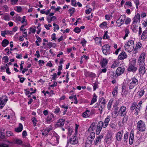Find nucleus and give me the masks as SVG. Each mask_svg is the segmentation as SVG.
Listing matches in <instances>:
<instances>
[{
	"label": "nucleus",
	"instance_id": "nucleus-1",
	"mask_svg": "<svg viewBox=\"0 0 147 147\" xmlns=\"http://www.w3.org/2000/svg\"><path fill=\"white\" fill-rule=\"evenodd\" d=\"M130 83L128 84L129 88L130 90L133 89L136 87V89L137 86L139 84L138 81L137 79L135 77L131 78V80H129Z\"/></svg>",
	"mask_w": 147,
	"mask_h": 147
},
{
	"label": "nucleus",
	"instance_id": "nucleus-2",
	"mask_svg": "<svg viewBox=\"0 0 147 147\" xmlns=\"http://www.w3.org/2000/svg\"><path fill=\"white\" fill-rule=\"evenodd\" d=\"M134 47V42L133 40H129L125 44L124 47L126 50L130 52L133 50Z\"/></svg>",
	"mask_w": 147,
	"mask_h": 147
},
{
	"label": "nucleus",
	"instance_id": "nucleus-3",
	"mask_svg": "<svg viewBox=\"0 0 147 147\" xmlns=\"http://www.w3.org/2000/svg\"><path fill=\"white\" fill-rule=\"evenodd\" d=\"M136 129L140 131H144L146 129L145 122L142 120L139 121L137 124Z\"/></svg>",
	"mask_w": 147,
	"mask_h": 147
},
{
	"label": "nucleus",
	"instance_id": "nucleus-4",
	"mask_svg": "<svg viewBox=\"0 0 147 147\" xmlns=\"http://www.w3.org/2000/svg\"><path fill=\"white\" fill-rule=\"evenodd\" d=\"M102 50L103 53L106 55H109L110 53V47L108 44L104 45L102 48Z\"/></svg>",
	"mask_w": 147,
	"mask_h": 147
},
{
	"label": "nucleus",
	"instance_id": "nucleus-5",
	"mask_svg": "<svg viewBox=\"0 0 147 147\" xmlns=\"http://www.w3.org/2000/svg\"><path fill=\"white\" fill-rule=\"evenodd\" d=\"M8 100L7 97L3 96L0 98V107L2 108Z\"/></svg>",
	"mask_w": 147,
	"mask_h": 147
},
{
	"label": "nucleus",
	"instance_id": "nucleus-6",
	"mask_svg": "<svg viewBox=\"0 0 147 147\" xmlns=\"http://www.w3.org/2000/svg\"><path fill=\"white\" fill-rule=\"evenodd\" d=\"M125 70V68L124 67H119L116 70V74L118 76H120L123 73Z\"/></svg>",
	"mask_w": 147,
	"mask_h": 147
},
{
	"label": "nucleus",
	"instance_id": "nucleus-7",
	"mask_svg": "<svg viewBox=\"0 0 147 147\" xmlns=\"http://www.w3.org/2000/svg\"><path fill=\"white\" fill-rule=\"evenodd\" d=\"M70 142V143L73 144H77L78 142V140L77 137L76 136H72L71 138L69 141L68 140L67 144H68Z\"/></svg>",
	"mask_w": 147,
	"mask_h": 147
},
{
	"label": "nucleus",
	"instance_id": "nucleus-8",
	"mask_svg": "<svg viewBox=\"0 0 147 147\" xmlns=\"http://www.w3.org/2000/svg\"><path fill=\"white\" fill-rule=\"evenodd\" d=\"M126 108L124 106L121 107L119 110V112H120V116L121 117L124 116L126 115L127 111Z\"/></svg>",
	"mask_w": 147,
	"mask_h": 147
},
{
	"label": "nucleus",
	"instance_id": "nucleus-9",
	"mask_svg": "<svg viewBox=\"0 0 147 147\" xmlns=\"http://www.w3.org/2000/svg\"><path fill=\"white\" fill-rule=\"evenodd\" d=\"M127 57V54L124 51L121 52L118 56V58L122 60L126 58Z\"/></svg>",
	"mask_w": 147,
	"mask_h": 147
},
{
	"label": "nucleus",
	"instance_id": "nucleus-10",
	"mask_svg": "<svg viewBox=\"0 0 147 147\" xmlns=\"http://www.w3.org/2000/svg\"><path fill=\"white\" fill-rule=\"evenodd\" d=\"M137 68L135 67L133 65H130L127 69V70L129 71L135 72L137 69Z\"/></svg>",
	"mask_w": 147,
	"mask_h": 147
},
{
	"label": "nucleus",
	"instance_id": "nucleus-11",
	"mask_svg": "<svg viewBox=\"0 0 147 147\" xmlns=\"http://www.w3.org/2000/svg\"><path fill=\"white\" fill-rule=\"evenodd\" d=\"M137 23L135 22H133L131 26V29L132 31L136 32L138 31V26L136 25Z\"/></svg>",
	"mask_w": 147,
	"mask_h": 147
},
{
	"label": "nucleus",
	"instance_id": "nucleus-12",
	"mask_svg": "<svg viewBox=\"0 0 147 147\" xmlns=\"http://www.w3.org/2000/svg\"><path fill=\"white\" fill-rule=\"evenodd\" d=\"M65 120L63 119H60L58 121L57 125L58 127H62L64 125Z\"/></svg>",
	"mask_w": 147,
	"mask_h": 147
},
{
	"label": "nucleus",
	"instance_id": "nucleus-13",
	"mask_svg": "<svg viewBox=\"0 0 147 147\" xmlns=\"http://www.w3.org/2000/svg\"><path fill=\"white\" fill-rule=\"evenodd\" d=\"M103 138V136L102 135H100L97 137L94 141V144L96 145L98 142H101V139H102Z\"/></svg>",
	"mask_w": 147,
	"mask_h": 147
},
{
	"label": "nucleus",
	"instance_id": "nucleus-14",
	"mask_svg": "<svg viewBox=\"0 0 147 147\" xmlns=\"http://www.w3.org/2000/svg\"><path fill=\"white\" fill-rule=\"evenodd\" d=\"M122 131H120L118 132L116 134V139L117 140L120 141L121 140V138L122 137Z\"/></svg>",
	"mask_w": 147,
	"mask_h": 147
},
{
	"label": "nucleus",
	"instance_id": "nucleus-15",
	"mask_svg": "<svg viewBox=\"0 0 147 147\" xmlns=\"http://www.w3.org/2000/svg\"><path fill=\"white\" fill-rule=\"evenodd\" d=\"M91 114L90 111L86 110L82 115V116L84 118L88 117Z\"/></svg>",
	"mask_w": 147,
	"mask_h": 147
},
{
	"label": "nucleus",
	"instance_id": "nucleus-16",
	"mask_svg": "<svg viewBox=\"0 0 147 147\" xmlns=\"http://www.w3.org/2000/svg\"><path fill=\"white\" fill-rule=\"evenodd\" d=\"M147 38V28L143 32L141 36V39L142 40H144Z\"/></svg>",
	"mask_w": 147,
	"mask_h": 147
},
{
	"label": "nucleus",
	"instance_id": "nucleus-17",
	"mask_svg": "<svg viewBox=\"0 0 147 147\" xmlns=\"http://www.w3.org/2000/svg\"><path fill=\"white\" fill-rule=\"evenodd\" d=\"M134 136L133 132L131 131L129 138V143L130 144H132L133 143Z\"/></svg>",
	"mask_w": 147,
	"mask_h": 147
},
{
	"label": "nucleus",
	"instance_id": "nucleus-18",
	"mask_svg": "<svg viewBox=\"0 0 147 147\" xmlns=\"http://www.w3.org/2000/svg\"><path fill=\"white\" fill-rule=\"evenodd\" d=\"M134 20L133 22H135L137 23V22H140V15L138 13L134 17Z\"/></svg>",
	"mask_w": 147,
	"mask_h": 147
},
{
	"label": "nucleus",
	"instance_id": "nucleus-19",
	"mask_svg": "<svg viewBox=\"0 0 147 147\" xmlns=\"http://www.w3.org/2000/svg\"><path fill=\"white\" fill-rule=\"evenodd\" d=\"M110 120V117L109 116H108L105 118L104 121V127H106L108 125L109 122Z\"/></svg>",
	"mask_w": 147,
	"mask_h": 147
},
{
	"label": "nucleus",
	"instance_id": "nucleus-20",
	"mask_svg": "<svg viewBox=\"0 0 147 147\" xmlns=\"http://www.w3.org/2000/svg\"><path fill=\"white\" fill-rule=\"evenodd\" d=\"M100 64L102 67H105L108 63V61L106 59H103L100 61Z\"/></svg>",
	"mask_w": 147,
	"mask_h": 147
},
{
	"label": "nucleus",
	"instance_id": "nucleus-21",
	"mask_svg": "<svg viewBox=\"0 0 147 147\" xmlns=\"http://www.w3.org/2000/svg\"><path fill=\"white\" fill-rule=\"evenodd\" d=\"M139 71L140 73L142 74H144L146 72L144 66H139Z\"/></svg>",
	"mask_w": 147,
	"mask_h": 147
},
{
	"label": "nucleus",
	"instance_id": "nucleus-22",
	"mask_svg": "<svg viewBox=\"0 0 147 147\" xmlns=\"http://www.w3.org/2000/svg\"><path fill=\"white\" fill-rule=\"evenodd\" d=\"M23 129V127L22 124L20 123L19 124V127L17 128H16L15 129V131L18 132H19L21 131Z\"/></svg>",
	"mask_w": 147,
	"mask_h": 147
},
{
	"label": "nucleus",
	"instance_id": "nucleus-23",
	"mask_svg": "<svg viewBox=\"0 0 147 147\" xmlns=\"http://www.w3.org/2000/svg\"><path fill=\"white\" fill-rule=\"evenodd\" d=\"M11 32L12 31L10 30H4V31H1V35L3 37H4L5 36V35L9 34H11Z\"/></svg>",
	"mask_w": 147,
	"mask_h": 147
},
{
	"label": "nucleus",
	"instance_id": "nucleus-24",
	"mask_svg": "<svg viewBox=\"0 0 147 147\" xmlns=\"http://www.w3.org/2000/svg\"><path fill=\"white\" fill-rule=\"evenodd\" d=\"M92 140H91V139H88L85 143V147H90L92 144Z\"/></svg>",
	"mask_w": 147,
	"mask_h": 147
},
{
	"label": "nucleus",
	"instance_id": "nucleus-25",
	"mask_svg": "<svg viewBox=\"0 0 147 147\" xmlns=\"http://www.w3.org/2000/svg\"><path fill=\"white\" fill-rule=\"evenodd\" d=\"M9 43L8 40L7 39L3 40L1 42V45L3 47H5Z\"/></svg>",
	"mask_w": 147,
	"mask_h": 147
},
{
	"label": "nucleus",
	"instance_id": "nucleus-26",
	"mask_svg": "<svg viewBox=\"0 0 147 147\" xmlns=\"http://www.w3.org/2000/svg\"><path fill=\"white\" fill-rule=\"evenodd\" d=\"M96 128V127L95 126V123H93L91 124V126L88 129V130L89 131H93L94 130H95Z\"/></svg>",
	"mask_w": 147,
	"mask_h": 147
},
{
	"label": "nucleus",
	"instance_id": "nucleus-27",
	"mask_svg": "<svg viewBox=\"0 0 147 147\" xmlns=\"http://www.w3.org/2000/svg\"><path fill=\"white\" fill-rule=\"evenodd\" d=\"M138 65L139 66H144V60L141 59L140 58H139L138 61Z\"/></svg>",
	"mask_w": 147,
	"mask_h": 147
},
{
	"label": "nucleus",
	"instance_id": "nucleus-28",
	"mask_svg": "<svg viewBox=\"0 0 147 147\" xmlns=\"http://www.w3.org/2000/svg\"><path fill=\"white\" fill-rule=\"evenodd\" d=\"M97 96L96 94L94 93L93 95V97L91 100V102L90 103V105H92L94 102H96L97 100Z\"/></svg>",
	"mask_w": 147,
	"mask_h": 147
},
{
	"label": "nucleus",
	"instance_id": "nucleus-29",
	"mask_svg": "<svg viewBox=\"0 0 147 147\" xmlns=\"http://www.w3.org/2000/svg\"><path fill=\"white\" fill-rule=\"evenodd\" d=\"M22 140L19 139H16L13 141V143L15 144H21L22 143Z\"/></svg>",
	"mask_w": 147,
	"mask_h": 147
},
{
	"label": "nucleus",
	"instance_id": "nucleus-30",
	"mask_svg": "<svg viewBox=\"0 0 147 147\" xmlns=\"http://www.w3.org/2000/svg\"><path fill=\"white\" fill-rule=\"evenodd\" d=\"M104 125L103 124L102 121H100L98 123L97 127L102 129V128L103 127V128H105V127H104Z\"/></svg>",
	"mask_w": 147,
	"mask_h": 147
},
{
	"label": "nucleus",
	"instance_id": "nucleus-31",
	"mask_svg": "<svg viewBox=\"0 0 147 147\" xmlns=\"http://www.w3.org/2000/svg\"><path fill=\"white\" fill-rule=\"evenodd\" d=\"M53 117L54 115L53 114H51L50 115H49L47 118V121L48 122L50 121Z\"/></svg>",
	"mask_w": 147,
	"mask_h": 147
},
{
	"label": "nucleus",
	"instance_id": "nucleus-32",
	"mask_svg": "<svg viewBox=\"0 0 147 147\" xmlns=\"http://www.w3.org/2000/svg\"><path fill=\"white\" fill-rule=\"evenodd\" d=\"M92 73L87 70L84 71V75L86 77H88L91 76Z\"/></svg>",
	"mask_w": 147,
	"mask_h": 147
},
{
	"label": "nucleus",
	"instance_id": "nucleus-33",
	"mask_svg": "<svg viewBox=\"0 0 147 147\" xmlns=\"http://www.w3.org/2000/svg\"><path fill=\"white\" fill-rule=\"evenodd\" d=\"M102 39V38L96 37L94 38V40L96 42V43L99 42L100 43V46H101V40Z\"/></svg>",
	"mask_w": 147,
	"mask_h": 147
},
{
	"label": "nucleus",
	"instance_id": "nucleus-34",
	"mask_svg": "<svg viewBox=\"0 0 147 147\" xmlns=\"http://www.w3.org/2000/svg\"><path fill=\"white\" fill-rule=\"evenodd\" d=\"M117 86H115L114 88V90L112 92V94L114 96L117 94Z\"/></svg>",
	"mask_w": 147,
	"mask_h": 147
},
{
	"label": "nucleus",
	"instance_id": "nucleus-35",
	"mask_svg": "<svg viewBox=\"0 0 147 147\" xmlns=\"http://www.w3.org/2000/svg\"><path fill=\"white\" fill-rule=\"evenodd\" d=\"M137 105V103L134 102H133L130 107V110L131 111H133L134 110L136 107Z\"/></svg>",
	"mask_w": 147,
	"mask_h": 147
},
{
	"label": "nucleus",
	"instance_id": "nucleus-36",
	"mask_svg": "<svg viewBox=\"0 0 147 147\" xmlns=\"http://www.w3.org/2000/svg\"><path fill=\"white\" fill-rule=\"evenodd\" d=\"M110 76L112 78L116 77V73L115 74L114 71H111L110 72Z\"/></svg>",
	"mask_w": 147,
	"mask_h": 147
},
{
	"label": "nucleus",
	"instance_id": "nucleus-37",
	"mask_svg": "<svg viewBox=\"0 0 147 147\" xmlns=\"http://www.w3.org/2000/svg\"><path fill=\"white\" fill-rule=\"evenodd\" d=\"M32 121L33 122L34 125L35 126L36 125V122H37V120L36 118L34 117L32 119Z\"/></svg>",
	"mask_w": 147,
	"mask_h": 147
},
{
	"label": "nucleus",
	"instance_id": "nucleus-38",
	"mask_svg": "<svg viewBox=\"0 0 147 147\" xmlns=\"http://www.w3.org/2000/svg\"><path fill=\"white\" fill-rule=\"evenodd\" d=\"M60 109L59 108L57 107L55 109L54 113L57 114H60Z\"/></svg>",
	"mask_w": 147,
	"mask_h": 147
},
{
	"label": "nucleus",
	"instance_id": "nucleus-39",
	"mask_svg": "<svg viewBox=\"0 0 147 147\" xmlns=\"http://www.w3.org/2000/svg\"><path fill=\"white\" fill-rule=\"evenodd\" d=\"M125 34L123 38L124 39H125L128 36V34L129 33V30L127 28L125 31Z\"/></svg>",
	"mask_w": 147,
	"mask_h": 147
},
{
	"label": "nucleus",
	"instance_id": "nucleus-40",
	"mask_svg": "<svg viewBox=\"0 0 147 147\" xmlns=\"http://www.w3.org/2000/svg\"><path fill=\"white\" fill-rule=\"evenodd\" d=\"M100 103L101 104H105V100L104 98L103 97L100 98Z\"/></svg>",
	"mask_w": 147,
	"mask_h": 147
},
{
	"label": "nucleus",
	"instance_id": "nucleus-41",
	"mask_svg": "<svg viewBox=\"0 0 147 147\" xmlns=\"http://www.w3.org/2000/svg\"><path fill=\"white\" fill-rule=\"evenodd\" d=\"M74 31L76 33H79L81 31V30L78 27H76L74 30Z\"/></svg>",
	"mask_w": 147,
	"mask_h": 147
},
{
	"label": "nucleus",
	"instance_id": "nucleus-42",
	"mask_svg": "<svg viewBox=\"0 0 147 147\" xmlns=\"http://www.w3.org/2000/svg\"><path fill=\"white\" fill-rule=\"evenodd\" d=\"M145 58V54L144 53H142L139 57V58H140L144 60Z\"/></svg>",
	"mask_w": 147,
	"mask_h": 147
},
{
	"label": "nucleus",
	"instance_id": "nucleus-43",
	"mask_svg": "<svg viewBox=\"0 0 147 147\" xmlns=\"http://www.w3.org/2000/svg\"><path fill=\"white\" fill-rule=\"evenodd\" d=\"M128 133L127 132L125 134L124 136V142H127L126 140L128 138Z\"/></svg>",
	"mask_w": 147,
	"mask_h": 147
},
{
	"label": "nucleus",
	"instance_id": "nucleus-44",
	"mask_svg": "<svg viewBox=\"0 0 147 147\" xmlns=\"http://www.w3.org/2000/svg\"><path fill=\"white\" fill-rule=\"evenodd\" d=\"M144 93V90H141L139 92V95L140 97L143 96Z\"/></svg>",
	"mask_w": 147,
	"mask_h": 147
},
{
	"label": "nucleus",
	"instance_id": "nucleus-45",
	"mask_svg": "<svg viewBox=\"0 0 147 147\" xmlns=\"http://www.w3.org/2000/svg\"><path fill=\"white\" fill-rule=\"evenodd\" d=\"M3 59L4 60V62L5 63H7L9 61V59L8 57L7 56H4L3 58Z\"/></svg>",
	"mask_w": 147,
	"mask_h": 147
},
{
	"label": "nucleus",
	"instance_id": "nucleus-46",
	"mask_svg": "<svg viewBox=\"0 0 147 147\" xmlns=\"http://www.w3.org/2000/svg\"><path fill=\"white\" fill-rule=\"evenodd\" d=\"M108 31H107L105 33L103 38L104 39H107L109 38V36L107 34Z\"/></svg>",
	"mask_w": 147,
	"mask_h": 147
},
{
	"label": "nucleus",
	"instance_id": "nucleus-47",
	"mask_svg": "<svg viewBox=\"0 0 147 147\" xmlns=\"http://www.w3.org/2000/svg\"><path fill=\"white\" fill-rule=\"evenodd\" d=\"M3 19L6 21H9L10 19L9 16L7 15L4 16L3 17Z\"/></svg>",
	"mask_w": 147,
	"mask_h": 147
},
{
	"label": "nucleus",
	"instance_id": "nucleus-48",
	"mask_svg": "<svg viewBox=\"0 0 147 147\" xmlns=\"http://www.w3.org/2000/svg\"><path fill=\"white\" fill-rule=\"evenodd\" d=\"M109 125L112 129H115L116 125L114 123H113L111 122L109 124Z\"/></svg>",
	"mask_w": 147,
	"mask_h": 147
},
{
	"label": "nucleus",
	"instance_id": "nucleus-49",
	"mask_svg": "<svg viewBox=\"0 0 147 147\" xmlns=\"http://www.w3.org/2000/svg\"><path fill=\"white\" fill-rule=\"evenodd\" d=\"M101 129H102L100 128L97 127L96 129V134L97 135H98L100 134Z\"/></svg>",
	"mask_w": 147,
	"mask_h": 147
},
{
	"label": "nucleus",
	"instance_id": "nucleus-50",
	"mask_svg": "<svg viewBox=\"0 0 147 147\" xmlns=\"http://www.w3.org/2000/svg\"><path fill=\"white\" fill-rule=\"evenodd\" d=\"M52 76H53V77L52 78V80H56V78L57 77V75L56 73H54L53 74V75H52Z\"/></svg>",
	"mask_w": 147,
	"mask_h": 147
},
{
	"label": "nucleus",
	"instance_id": "nucleus-51",
	"mask_svg": "<svg viewBox=\"0 0 147 147\" xmlns=\"http://www.w3.org/2000/svg\"><path fill=\"white\" fill-rule=\"evenodd\" d=\"M75 10V9L74 8H72L71 9H69L68 11L70 12V14H73Z\"/></svg>",
	"mask_w": 147,
	"mask_h": 147
},
{
	"label": "nucleus",
	"instance_id": "nucleus-52",
	"mask_svg": "<svg viewBox=\"0 0 147 147\" xmlns=\"http://www.w3.org/2000/svg\"><path fill=\"white\" fill-rule=\"evenodd\" d=\"M6 135L8 136H13V134L11 131H8L6 132Z\"/></svg>",
	"mask_w": 147,
	"mask_h": 147
},
{
	"label": "nucleus",
	"instance_id": "nucleus-53",
	"mask_svg": "<svg viewBox=\"0 0 147 147\" xmlns=\"http://www.w3.org/2000/svg\"><path fill=\"white\" fill-rule=\"evenodd\" d=\"M92 11V9L91 8H89L88 9L85 10V13L87 14L90 13Z\"/></svg>",
	"mask_w": 147,
	"mask_h": 147
},
{
	"label": "nucleus",
	"instance_id": "nucleus-54",
	"mask_svg": "<svg viewBox=\"0 0 147 147\" xmlns=\"http://www.w3.org/2000/svg\"><path fill=\"white\" fill-rule=\"evenodd\" d=\"M107 25V23L106 22H104L100 25V27L101 28H102L104 26H105Z\"/></svg>",
	"mask_w": 147,
	"mask_h": 147
},
{
	"label": "nucleus",
	"instance_id": "nucleus-55",
	"mask_svg": "<svg viewBox=\"0 0 147 147\" xmlns=\"http://www.w3.org/2000/svg\"><path fill=\"white\" fill-rule=\"evenodd\" d=\"M112 105V102H110V101L108 104L107 105V108L108 110H110L111 109V106Z\"/></svg>",
	"mask_w": 147,
	"mask_h": 147
},
{
	"label": "nucleus",
	"instance_id": "nucleus-56",
	"mask_svg": "<svg viewBox=\"0 0 147 147\" xmlns=\"http://www.w3.org/2000/svg\"><path fill=\"white\" fill-rule=\"evenodd\" d=\"M130 21H131L130 19L129 18H127L126 19V20L125 21V23L126 24H128L130 23Z\"/></svg>",
	"mask_w": 147,
	"mask_h": 147
},
{
	"label": "nucleus",
	"instance_id": "nucleus-57",
	"mask_svg": "<svg viewBox=\"0 0 147 147\" xmlns=\"http://www.w3.org/2000/svg\"><path fill=\"white\" fill-rule=\"evenodd\" d=\"M134 2L136 4V8H138V7L139 4V1L138 0H134Z\"/></svg>",
	"mask_w": 147,
	"mask_h": 147
},
{
	"label": "nucleus",
	"instance_id": "nucleus-58",
	"mask_svg": "<svg viewBox=\"0 0 147 147\" xmlns=\"http://www.w3.org/2000/svg\"><path fill=\"white\" fill-rule=\"evenodd\" d=\"M22 10V7L20 6L17 7V11L18 12H21Z\"/></svg>",
	"mask_w": 147,
	"mask_h": 147
},
{
	"label": "nucleus",
	"instance_id": "nucleus-59",
	"mask_svg": "<svg viewBox=\"0 0 147 147\" xmlns=\"http://www.w3.org/2000/svg\"><path fill=\"white\" fill-rule=\"evenodd\" d=\"M100 108L99 109V110L101 112L102 111L103 109L105 108V104H101Z\"/></svg>",
	"mask_w": 147,
	"mask_h": 147
},
{
	"label": "nucleus",
	"instance_id": "nucleus-60",
	"mask_svg": "<svg viewBox=\"0 0 147 147\" xmlns=\"http://www.w3.org/2000/svg\"><path fill=\"white\" fill-rule=\"evenodd\" d=\"M117 66V64L116 63V61H115L114 63L112 64L111 66V68H114Z\"/></svg>",
	"mask_w": 147,
	"mask_h": 147
},
{
	"label": "nucleus",
	"instance_id": "nucleus-61",
	"mask_svg": "<svg viewBox=\"0 0 147 147\" xmlns=\"http://www.w3.org/2000/svg\"><path fill=\"white\" fill-rule=\"evenodd\" d=\"M49 130H47V129H43V131L44 132V133H45L46 135H47L49 132Z\"/></svg>",
	"mask_w": 147,
	"mask_h": 147
},
{
	"label": "nucleus",
	"instance_id": "nucleus-62",
	"mask_svg": "<svg viewBox=\"0 0 147 147\" xmlns=\"http://www.w3.org/2000/svg\"><path fill=\"white\" fill-rule=\"evenodd\" d=\"M86 43V41L84 39L82 41H81V43L82 44V45L83 46H84L85 45Z\"/></svg>",
	"mask_w": 147,
	"mask_h": 147
},
{
	"label": "nucleus",
	"instance_id": "nucleus-63",
	"mask_svg": "<svg viewBox=\"0 0 147 147\" xmlns=\"http://www.w3.org/2000/svg\"><path fill=\"white\" fill-rule=\"evenodd\" d=\"M55 35H56V34L55 33H54L52 34V36L51 37V38L52 40H54L55 41V40L56 38L55 37Z\"/></svg>",
	"mask_w": 147,
	"mask_h": 147
},
{
	"label": "nucleus",
	"instance_id": "nucleus-64",
	"mask_svg": "<svg viewBox=\"0 0 147 147\" xmlns=\"http://www.w3.org/2000/svg\"><path fill=\"white\" fill-rule=\"evenodd\" d=\"M0 147H9L8 145L5 144H0Z\"/></svg>",
	"mask_w": 147,
	"mask_h": 147
}]
</instances>
